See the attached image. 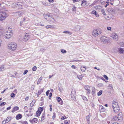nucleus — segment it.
Masks as SVG:
<instances>
[{"mask_svg":"<svg viewBox=\"0 0 124 124\" xmlns=\"http://www.w3.org/2000/svg\"><path fill=\"white\" fill-rule=\"evenodd\" d=\"M17 46L16 44L14 42H10L8 45V49L12 51H14L16 50L17 48Z\"/></svg>","mask_w":124,"mask_h":124,"instance_id":"f03ea898","label":"nucleus"},{"mask_svg":"<svg viewBox=\"0 0 124 124\" xmlns=\"http://www.w3.org/2000/svg\"><path fill=\"white\" fill-rule=\"evenodd\" d=\"M42 4H43V5H45L46 6H47V5H46V3L45 2H42Z\"/></svg>","mask_w":124,"mask_h":124,"instance_id":"0e129e2a","label":"nucleus"},{"mask_svg":"<svg viewBox=\"0 0 124 124\" xmlns=\"http://www.w3.org/2000/svg\"><path fill=\"white\" fill-rule=\"evenodd\" d=\"M101 30L97 29H93L92 32V36L94 37L97 36L101 34Z\"/></svg>","mask_w":124,"mask_h":124,"instance_id":"20e7f679","label":"nucleus"},{"mask_svg":"<svg viewBox=\"0 0 124 124\" xmlns=\"http://www.w3.org/2000/svg\"><path fill=\"white\" fill-rule=\"evenodd\" d=\"M15 94L13 93H12L10 95V96L12 98H14V97H15Z\"/></svg>","mask_w":124,"mask_h":124,"instance_id":"a19ab883","label":"nucleus"},{"mask_svg":"<svg viewBox=\"0 0 124 124\" xmlns=\"http://www.w3.org/2000/svg\"><path fill=\"white\" fill-rule=\"evenodd\" d=\"M14 14L18 17L21 16L22 15L23 12L21 11H19L14 13Z\"/></svg>","mask_w":124,"mask_h":124,"instance_id":"f8f14e48","label":"nucleus"},{"mask_svg":"<svg viewBox=\"0 0 124 124\" xmlns=\"http://www.w3.org/2000/svg\"><path fill=\"white\" fill-rule=\"evenodd\" d=\"M61 52L62 53H65L66 52V51L63 49H62L61 51Z\"/></svg>","mask_w":124,"mask_h":124,"instance_id":"09e8293b","label":"nucleus"},{"mask_svg":"<svg viewBox=\"0 0 124 124\" xmlns=\"http://www.w3.org/2000/svg\"><path fill=\"white\" fill-rule=\"evenodd\" d=\"M92 86H89L88 85H86L85 87V89L87 91H88L87 92V95H89L90 93V88Z\"/></svg>","mask_w":124,"mask_h":124,"instance_id":"9b49d317","label":"nucleus"},{"mask_svg":"<svg viewBox=\"0 0 124 124\" xmlns=\"http://www.w3.org/2000/svg\"><path fill=\"white\" fill-rule=\"evenodd\" d=\"M28 72V70H25L24 71V73H23V74L24 75L25 74H26Z\"/></svg>","mask_w":124,"mask_h":124,"instance_id":"bf43d9fd","label":"nucleus"},{"mask_svg":"<svg viewBox=\"0 0 124 124\" xmlns=\"http://www.w3.org/2000/svg\"><path fill=\"white\" fill-rule=\"evenodd\" d=\"M53 115L52 116V119L53 120L54 119L55 117V116L56 115V114L55 112L53 113Z\"/></svg>","mask_w":124,"mask_h":124,"instance_id":"37998d69","label":"nucleus"},{"mask_svg":"<svg viewBox=\"0 0 124 124\" xmlns=\"http://www.w3.org/2000/svg\"><path fill=\"white\" fill-rule=\"evenodd\" d=\"M64 123L65 124H69L68 121L67 120H65L64 121Z\"/></svg>","mask_w":124,"mask_h":124,"instance_id":"6e6d98bb","label":"nucleus"},{"mask_svg":"<svg viewBox=\"0 0 124 124\" xmlns=\"http://www.w3.org/2000/svg\"><path fill=\"white\" fill-rule=\"evenodd\" d=\"M37 70V67L36 66H34L32 68V70L33 71H35Z\"/></svg>","mask_w":124,"mask_h":124,"instance_id":"79ce46f5","label":"nucleus"},{"mask_svg":"<svg viewBox=\"0 0 124 124\" xmlns=\"http://www.w3.org/2000/svg\"><path fill=\"white\" fill-rule=\"evenodd\" d=\"M22 124H28L27 122L24 121L22 123Z\"/></svg>","mask_w":124,"mask_h":124,"instance_id":"338daca9","label":"nucleus"},{"mask_svg":"<svg viewBox=\"0 0 124 124\" xmlns=\"http://www.w3.org/2000/svg\"><path fill=\"white\" fill-rule=\"evenodd\" d=\"M110 37L114 40H117L118 39V35L115 32L112 33L110 35Z\"/></svg>","mask_w":124,"mask_h":124,"instance_id":"423d86ee","label":"nucleus"},{"mask_svg":"<svg viewBox=\"0 0 124 124\" xmlns=\"http://www.w3.org/2000/svg\"><path fill=\"white\" fill-rule=\"evenodd\" d=\"M86 67L85 66H81L80 67V69L81 71H82L85 72L86 69Z\"/></svg>","mask_w":124,"mask_h":124,"instance_id":"aec40b11","label":"nucleus"},{"mask_svg":"<svg viewBox=\"0 0 124 124\" xmlns=\"http://www.w3.org/2000/svg\"><path fill=\"white\" fill-rule=\"evenodd\" d=\"M72 11H76V7H75L74 6H73V8L72 9Z\"/></svg>","mask_w":124,"mask_h":124,"instance_id":"49530a36","label":"nucleus"},{"mask_svg":"<svg viewBox=\"0 0 124 124\" xmlns=\"http://www.w3.org/2000/svg\"><path fill=\"white\" fill-rule=\"evenodd\" d=\"M102 93V90L100 91L99 92H98L97 93L98 95V96L101 95Z\"/></svg>","mask_w":124,"mask_h":124,"instance_id":"58836bf2","label":"nucleus"},{"mask_svg":"<svg viewBox=\"0 0 124 124\" xmlns=\"http://www.w3.org/2000/svg\"><path fill=\"white\" fill-rule=\"evenodd\" d=\"M38 121V119L36 118H34L32 119H30L29 120L30 122L32 124L36 123Z\"/></svg>","mask_w":124,"mask_h":124,"instance_id":"ddd939ff","label":"nucleus"},{"mask_svg":"<svg viewBox=\"0 0 124 124\" xmlns=\"http://www.w3.org/2000/svg\"><path fill=\"white\" fill-rule=\"evenodd\" d=\"M30 35L26 33L24 36L23 39H22V42L27 41L29 38Z\"/></svg>","mask_w":124,"mask_h":124,"instance_id":"9d476101","label":"nucleus"},{"mask_svg":"<svg viewBox=\"0 0 124 124\" xmlns=\"http://www.w3.org/2000/svg\"><path fill=\"white\" fill-rule=\"evenodd\" d=\"M38 111L40 112H42L43 110V108L42 107H40L38 109Z\"/></svg>","mask_w":124,"mask_h":124,"instance_id":"a18cd8bd","label":"nucleus"},{"mask_svg":"<svg viewBox=\"0 0 124 124\" xmlns=\"http://www.w3.org/2000/svg\"><path fill=\"white\" fill-rule=\"evenodd\" d=\"M63 33H67L69 35H71L72 33L71 32H70V31H64L63 32Z\"/></svg>","mask_w":124,"mask_h":124,"instance_id":"e433bc0d","label":"nucleus"},{"mask_svg":"<svg viewBox=\"0 0 124 124\" xmlns=\"http://www.w3.org/2000/svg\"><path fill=\"white\" fill-rule=\"evenodd\" d=\"M111 28L110 27H108L107 28V29L108 31H111Z\"/></svg>","mask_w":124,"mask_h":124,"instance_id":"13d9d810","label":"nucleus"},{"mask_svg":"<svg viewBox=\"0 0 124 124\" xmlns=\"http://www.w3.org/2000/svg\"><path fill=\"white\" fill-rule=\"evenodd\" d=\"M27 18L26 17H24L23 19V21L24 22H25L27 21L28 20H27Z\"/></svg>","mask_w":124,"mask_h":124,"instance_id":"4c0bfd02","label":"nucleus"},{"mask_svg":"<svg viewBox=\"0 0 124 124\" xmlns=\"http://www.w3.org/2000/svg\"><path fill=\"white\" fill-rule=\"evenodd\" d=\"M22 117V115L21 114H19L16 116V118L17 119H19L21 118Z\"/></svg>","mask_w":124,"mask_h":124,"instance_id":"a878e982","label":"nucleus"},{"mask_svg":"<svg viewBox=\"0 0 124 124\" xmlns=\"http://www.w3.org/2000/svg\"><path fill=\"white\" fill-rule=\"evenodd\" d=\"M80 29V26L79 25L76 26L74 28V30L76 31H79Z\"/></svg>","mask_w":124,"mask_h":124,"instance_id":"a211bd4d","label":"nucleus"},{"mask_svg":"<svg viewBox=\"0 0 124 124\" xmlns=\"http://www.w3.org/2000/svg\"><path fill=\"white\" fill-rule=\"evenodd\" d=\"M23 5V3L21 2H18L17 4L15 3H13L12 4L13 6V7H16L19 8H21V7Z\"/></svg>","mask_w":124,"mask_h":124,"instance_id":"6e6552de","label":"nucleus"},{"mask_svg":"<svg viewBox=\"0 0 124 124\" xmlns=\"http://www.w3.org/2000/svg\"><path fill=\"white\" fill-rule=\"evenodd\" d=\"M49 90H48L46 93V94L47 96H48V95L49 93Z\"/></svg>","mask_w":124,"mask_h":124,"instance_id":"4d7b16f0","label":"nucleus"},{"mask_svg":"<svg viewBox=\"0 0 124 124\" xmlns=\"http://www.w3.org/2000/svg\"><path fill=\"white\" fill-rule=\"evenodd\" d=\"M8 16V14L5 12H0V21H2L5 20Z\"/></svg>","mask_w":124,"mask_h":124,"instance_id":"7ed1b4c3","label":"nucleus"},{"mask_svg":"<svg viewBox=\"0 0 124 124\" xmlns=\"http://www.w3.org/2000/svg\"><path fill=\"white\" fill-rule=\"evenodd\" d=\"M52 95V93H49V99H50L51 98V96Z\"/></svg>","mask_w":124,"mask_h":124,"instance_id":"864d4df0","label":"nucleus"},{"mask_svg":"<svg viewBox=\"0 0 124 124\" xmlns=\"http://www.w3.org/2000/svg\"><path fill=\"white\" fill-rule=\"evenodd\" d=\"M32 108L30 109V110H31ZM33 113L32 112L31 110L29 111V113L26 114V115L28 116H31L33 114Z\"/></svg>","mask_w":124,"mask_h":124,"instance_id":"cd10ccee","label":"nucleus"},{"mask_svg":"<svg viewBox=\"0 0 124 124\" xmlns=\"http://www.w3.org/2000/svg\"><path fill=\"white\" fill-rule=\"evenodd\" d=\"M92 94H94L95 92V88L93 86H92Z\"/></svg>","mask_w":124,"mask_h":124,"instance_id":"c85d7f7f","label":"nucleus"},{"mask_svg":"<svg viewBox=\"0 0 124 124\" xmlns=\"http://www.w3.org/2000/svg\"><path fill=\"white\" fill-rule=\"evenodd\" d=\"M43 90H41L40 91H39L38 92V93L39 94H41V93L43 92Z\"/></svg>","mask_w":124,"mask_h":124,"instance_id":"de8ad7c7","label":"nucleus"},{"mask_svg":"<svg viewBox=\"0 0 124 124\" xmlns=\"http://www.w3.org/2000/svg\"><path fill=\"white\" fill-rule=\"evenodd\" d=\"M71 68L73 69H76V67L75 65H73L71 66Z\"/></svg>","mask_w":124,"mask_h":124,"instance_id":"69168bd1","label":"nucleus"},{"mask_svg":"<svg viewBox=\"0 0 124 124\" xmlns=\"http://www.w3.org/2000/svg\"><path fill=\"white\" fill-rule=\"evenodd\" d=\"M95 5V3L94 2L91 5H90L89 6V7H90V6L92 7V6H94V5Z\"/></svg>","mask_w":124,"mask_h":124,"instance_id":"774afa93","label":"nucleus"},{"mask_svg":"<svg viewBox=\"0 0 124 124\" xmlns=\"http://www.w3.org/2000/svg\"><path fill=\"white\" fill-rule=\"evenodd\" d=\"M42 77H40L38 79V81L37 82V83L38 84H39L41 81V80H42Z\"/></svg>","mask_w":124,"mask_h":124,"instance_id":"f704fd0d","label":"nucleus"},{"mask_svg":"<svg viewBox=\"0 0 124 124\" xmlns=\"http://www.w3.org/2000/svg\"><path fill=\"white\" fill-rule=\"evenodd\" d=\"M56 100L58 102H60L59 104L61 105H62L63 104V103L62 100H61V99L60 97H56Z\"/></svg>","mask_w":124,"mask_h":124,"instance_id":"6ab92c4d","label":"nucleus"},{"mask_svg":"<svg viewBox=\"0 0 124 124\" xmlns=\"http://www.w3.org/2000/svg\"><path fill=\"white\" fill-rule=\"evenodd\" d=\"M4 65L0 66V71H3L4 70Z\"/></svg>","mask_w":124,"mask_h":124,"instance_id":"7c9ffc66","label":"nucleus"},{"mask_svg":"<svg viewBox=\"0 0 124 124\" xmlns=\"http://www.w3.org/2000/svg\"><path fill=\"white\" fill-rule=\"evenodd\" d=\"M118 52L121 54H123L124 52V48H118Z\"/></svg>","mask_w":124,"mask_h":124,"instance_id":"f3484780","label":"nucleus"},{"mask_svg":"<svg viewBox=\"0 0 124 124\" xmlns=\"http://www.w3.org/2000/svg\"><path fill=\"white\" fill-rule=\"evenodd\" d=\"M112 106L114 112L117 113L119 112L120 110V108L118 105L117 101L114 100L113 101Z\"/></svg>","mask_w":124,"mask_h":124,"instance_id":"f257e3e1","label":"nucleus"},{"mask_svg":"<svg viewBox=\"0 0 124 124\" xmlns=\"http://www.w3.org/2000/svg\"><path fill=\"white\" fill-rule=\"evenodd\" d=\"M4 32L3 29L1 28H0V37L2 35L5 36V35L4 34L3 32Z\"/></svg>","mask_w":124,"mask_h":124,"instance_id":"4be33fe9","label":"nucleus"},{"mask_svg":"<svg viewBox=\"0 0 124 124\" xmlns=\"http://www.w3.org/2000/svg\"><path fill=\"white\" fill-rule=\"evenodd\" d=\"M35 101V100H34L32 101V102L30 103V105L31 106V107L33 106L34 104Z\"/></svg>","mask_w":124,"mask_h":124,"instance_id":"72a5a7b5","label":"nucleus"},{"mask_svg":"<svg viewBox=\"0 0 124 124\" xmlns=\"http://www.w3.org/2000/svg\"><path fill=\"white\" fill-rule=\"evenodd\" d=\"M12 118L11 117L9 116L5 120L6 122L8 123L12 119Z\"/></svg>","mask_w":124,"mask_h":124,"instance_id":"bb28decb","label":"nucleus"},{"mask_svg":"<svg viewBox=\"0 0 124 124\" xmlns=\"http://www.w3.org/2000/svg\"><path fill=\"white\" fill-rule=\"evenodd\" d=\"M108 86L109 87H110V89H112L113 87H112V85H111V84H109Z\"/></svg>","mask_w":124,"mask_h":124,"instance_id":"e2e57ef3","label":"nucleus"},{"mask_svg":"<svg viewBox=\"0 0 124 124\" xmlns=\"http://www.w3.org/2000/svg\"><path fill=\"white\" fill-rule=\"evenodd\" d=\"M112 120L113 121H119L117 117V116H114L112 118Z\"/></svg>","mask_w":124,"mask_h":124,"instance_id":"393cba45","label":"nucleus"},{"mask_svg":"<svg viewBox=\"0 0 124 124\" xmlns=\"http://www.w3.org/2000/svg\"><path fill=\"white\" fill-rule=\"evenodd\" d=\"M80 96L84 100L87 101V99L86 97L82 95H81Z\"/></svg>","mask_w":124,"mask_h":124,"instance_id":"473e14b6","label":"nucleus"},{"mask_svg":"<svg viewBox=\"0 0 124 124\" xmlns=\"http://www.w3.org/2000/svg\"><path fill=\"white\" fill-rule=\"evenodd\" d=\"M28 109V107L26 106H25L24 107V109L25 110H27L26 111H25V112H27L28 110H27Z\"/></svg>","mask_w":124,"mask_h":124,"instance_id":"5fc2aeb1","label":"nucleus"},{"mask_svg":"<svg viewBox=\"0 0 124 124\" xmlns=\"http://www.w3.org/2000/svg\"><path fill=\"white\" fill-rule=\"evenodd\" d=\"M47 16L48 17H51V19L50 20V22H54V21H55V20L54 18H52L51 17V14H49V15L48 14L47 15H46L44 17L45 18L46 17H47Z\"/></svg>","mask_w":124,"mask_h":124,"instance_id":"2eb2a0df","label":"nucleus"},{"mask_svg":"<svg viewBox=\"0 0 124 124\" xmlns=\"http://www.w3.org/2000/svg\"><path fill=\"white\" fill-rule=\"evenodd\" d=\"M87 3V2L85 0H82V3L81 4V6H84Z\"/></svg>","mask_w":124,"mask_h":124,"instance_id":"b1692460","label":"nucleus"},{"mask_svg":"<svg viewBox=\"0 0 124 124\" xmlns=\"http://www.w3.org/2000/svg\"><path fill=\"white\" fill-rule=\"evenodd\" d=\"M46 28L47 29L49 28L52 29L54 28V26L53 25H47L46 26Z\"/></svg>","mask_w":124,"mask_h":124,"instance_id":"c756f323","label":"nucleus"},{"mask_svg":"<svg viewBox=\"0 0 124 124\" xmlns=\"http://www.w3.org/2000/svg\"><path fill=\"white\" fill-rule=\"evenodd\" d=\"M6 36H5V38L7 39H8L11 37L13 33L11 31L8 30L5 32Z\"/></svg>","mask_w":124,"mask_h":124,"instance_id":"0eeeda50","label":"nucleus"},{"mask_svg":"<svg viewBox=\"0 0 124 124\" xmlns=\"http://www.w3.org/2000/svg\"><path fill=\"white\" fill-rule=\"evenodd\" d=\"M41 113V112L39 111L38 110L36 112V116H39Z\"/></svg>","mask_w":124,"mask_h":124,"instance_id":"c9c22d12","label":"nucleus"},{"mask_svg":"<svg viewBox=\"0 0 124 124\" xmlns=\"http://www.w3.org/2000/svg\"><path fill=\"white\" fill-rule=\"evenodd\" d=\"M103 77L105 78L106 79L108 80V77L106 75H103Z\"/></svg>","mask_w":124,"mask_h":124,"instance_id":"8fccbe9b","label":"nucleus"},{"mask_svg":"<svg viewBox=\"0 0 124 124\" xmlns=\"http://www.w3.org/2000/svg\"><path fill=\"white\" fill-rule=\"evenodd\" d=\"M89 116H87L86 117V119H87V121H89Z\"/></svg>","mask_w":124,"mask_h":124,"instance_id":"052dcab7","label":"nucleus"},{"mask_svg":"<svg viewBox=\"0 0 124 124\" xmlns=\"http://www.w3.org/2000/svg\"><path fill=\"white\" fill-rule=\"evenodd\" d=\"M71 98L74 100H76L75 97L76 96V93L75 90H72L71 93Z\"/></svg>","mask_w":124,"mask_h":124,"instance_id":"1a4fd4ad","label":"nucleus"},{"mask_svg":"<svg viewBox=\"0 0 124 124\" xmlns=\"http://www.w3.org/2000/svg\"><path fill=\"white\" fill-rule=\"evenodd\" d=\"M103 84L102 83H100L98 84V86L99 87H101L103 86Z\"/></svg>","mask_w":124,"mask_h":124,"instance_id":"c03bdc74","label":"nucleus"},{"mask_svg":"<svg viewBox=\"0 0 124 124\" xmlns=\"http://www.w3.org/2000/svg\"><path fill=\"white\" fill-rule=\"evenodd\" d=\"M7 123L6 122V121L5 120L2 121V124H6V123Z\"/></svg>","mask_w":124,"mask_h":124,"instance_id":"3c124183","label":"nucleus"},{"mask_svg":"<svg viewBox=\"0 0 124 124\" xmlns=\"http://www.w3.org/2000/svg\"><path fill=\"white\" fill-rule=\"evenodd\" d=\"M117 117L119 120H122L123 117L122 113V112H120L119 113Z\"/></svg>","mask_w":124,"mask_h":124,"instance_id":"dca6fc26","label":"nucleus"},{"mask_svg":"<svg viewBox=\"0 0 124 124\" xmlns=\"http://www.w3.org/2000/svg\"><path fill=\"white\" fill-rule=\"evenodd\" d=\"M100 40L102 42L105 44H108L109 41V39L105 36H103L100 38Z\"/></svg>","mask_w":124,"mask_h":124,"instance_id":"39448f33","label":"nucleus"},{"mask_svg":"<svg viewBox=\"0 0 124 124\" xmlns=\"http://www.w3.org/2000/svg\"><path fill=\"white\" fill-rule=\"evenodd\" d=\"M77 78L80 80H81L83 77L82 75H79L77 76Z\"/></svg>","mask_w":124,"mask_h":124,"instance_id":"2f4dec72","label":"nucleus"},{"mask_svg":"<svg viewBox=\"0 0 124 124\" xmlns=\"http://www.w3.org/2000/svg\"><path fill=\"white\" fill-rule=\"evenodd\" d=\"M91 14H93L95 15V16L97 17H98L99 16V15L98 12L95 10H93L91 12Z\"/></svg>","mask_w":124,"mask_h":124,"instance_id":"4468645a","label":"nucleus"},{"mask_svg":"<svg viewBox=\"0 0 124 124\" xmlns=\"http://www.w3.org/2000/svg\"><path fill=\"white\" fill-rule=\"evenodd\" d=\"M29 97L27 96V97H26V98H25V101H28V99H29Z\"/></svg>","mask_w":124,"mask_h":124,"instance_id":"680f3d73","label":"nucleus"},{"mask_svg":"<svg viewBox=\"0 0 124 124\" xmlns=\"http://www.w3.org/2000/svg\"><path fill=\"white\" fill-rule=\"evenodd\" d=\"M101 12L103 15H106V13L103 9H102L101 10Z\"/></svg>","mask_w":124,"mask_h":124,"instance_id":"ea45409f","label":"nucleus"},{"mask_svg":"<svg viewBox=\"0 0 124 124\" xmlns=\"http://www.w3.org/2000/svg\"><path fill=\"white\" fill-rule=\"evenodd\" d=\"M105 110V109L103 106L101 105L100 106V110L101 112H103Z\"/></svg>","mask_w":124,"mask_h":124,"instance_id":"5701e85b","label":"nucleus"},{"mask_svg":"<svg viewBox=\"0 0 124 124\" xmlns=\"http://www.w3.org/2000/svg\"><path fill=\"white\" fill-rule=\"evenodd\" d=\"M19 109V108L18 107L15 106L13 108V109L12 111V112H14Z\"/></svg>","mask_w":124,"mask_h":124,"instance_id":"412c9836","label":"nucleus"},{"mask_svg":"<svg viewBox=\"0 0 124 124\" xmlns=\"http://www.w3.org/2000/svg\"><path fill=\"white\" fill-rule=\"evenodd\" d=\"M6 104V103L5 102H3L0 104V106H2V105H4Z\"/></svg>","mask_w":124,"mask_h":124,"instance_id":"603ef678","label":"nucleus"}]
</instances>
